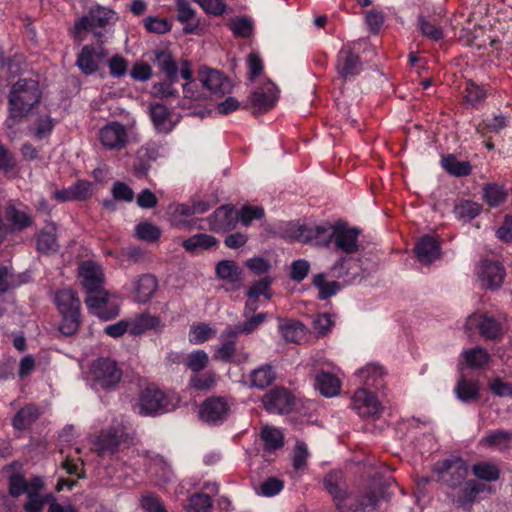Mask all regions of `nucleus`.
<instances>
[{
    "instance_id": "obj_1",
    "label": "nucleus",
    "mask_w": 512,
    "mask_h": 512,
    "mask_svg": "<svg viewBox=\"0 0 512 512\" xmlns=\"http://www.w3.org/2000/svg\"><path fill=\"white\" fill-rule=\"evenodd\" d=\"M41 91L38 81L33 78H20L11 87L9 93V116L4 125L14 130L16 125L27 117L39 103Z\"/></svg>"
},
{
    "instance_id": "obj_2",
    "label": "nucleus",
    "mask_w": 512,
    "mask_h": 512,
    "mask_svg": "<svg viewBox=\"0 0 512 512\" xmlns=\"http://www.w3.org/2000/svg\"><path fill=\"white\" fill-rule=\"evenodd\" d=\"M55 303L62 316L59 331L64 336L74 335L80 327V300L75 292L65 288L55 295Z\"/></svg>"
},
{
    "instance_id": "obj_3",
    "label": "nucleus",
    "mask_w": 512,
    "mask_h": 512,
    "mask_svg": "<svg viewBox=\"0 0 512 512\" xmlns=\"http://www.w3.org/2000/svg\"><path fill=\"white\" fill-rule=\"evenodd\" d=\"M115 13L105 7L91 8L89 12L75 21L70 32L72 36L80 41L84 39L86 32L91 31L99 42H102L105 28L113 19Z\"/></svg>"
},
{
    "instance_id": "obj_4",
    "label": "nucleus",
    "mask_w": 512,
    "mask_h": 512,
    "mask_svg": "<svg viewBox=\"0 0 512 512\" xmlns=\"http://www.w3.org/2000/svg\"><path fill=\"white\" fill-rule=\"evenodd\" d=\"M122 370L110 358H98L90 366L88 380L94 390H110L118 385Z\"/></svg>"
},
{
    "instance_id": "obj_5",
    "label": "nucleus",
    "mask_w": 512,
    "mask_h": 512,
    "mask_svg": "<svg viewBox=\"0 0 512 512\" xmlns=\"http://www.w3.org/2000/svg\"><path fill=\"white\" fill-rule=\"evenodd\" d=\"M97 138L105 150L121 151L133 138V126L110 121L99 129Z\"/></svg>"
},
{
    "instance_id": "obj_6",
    "label": "nucleus",
    "mask_w": 512,
    "mask_h": 512,
    "mask_svg": "<svg viewBox=\"0 0 512 512\" xmlns=\"http://www.w3.org/2000/svg\"><path fill=\"white\" fill-rule=\"evenodd\" d=\"M435 471L448 491H456L467 481L468 466L460 458L453 457L436 463Z\"/></svg>"
},
{
    "instance_id": "obj_7",
    "label": "nucleus",
    "mask_w": 512,
    "mask_h": 512,
    "mask_svg": "<svg viewBox=\"0 0 512 512\" xmlns=\"http://www.w3.org/2000/svg\"><path fill=\"white\" fill-rule=\"evenodd\" d=\"M335 231L336 222H324L314 226L299 225L292 237L299 242L327 247L333 245Z\"/></svg>"
},
{
    "instance_id": "obj_8",
    "label": "nucleus",
    "mask_w": 512,
    "mask_h": 512,
    "mask_svg": "<svg viewBox=\"0 0 512 512\" xmlns=\"http://www.w3.org/2000/svg\"><path fill=\"white\" fill-rule=\"evenodd\" d=\"M169 400L163 391L154 386L142 390L135 410L143 416H155L169 411Z\"/></svg>"
},
{
    "instance_id": "obj_9",
    "label": "nucleus",
    "mask_w": 512,
    "mask_h": 512,
    "mask_svg": "<svg viewBox=\"0 0 512 512\" xmlns=\"http://www.w3.org/2000/svg\"><path fill=\"white\" fill-rule=\"evenodd\" d=\"M88 309L98 317L108 320L118 315V308L111 303H117L116 298L103 289V287L91 292L88 291L85 297Z\"/></svg>"
},
{
    "instance_id": "obj_10",
    "label": "nucleus",
    "mask_w": 512,
    "mask_h": 512,
    "mask_svg": "<svg viewBox=\"0 0 512 512\" xmlns=\"http://www.w3.org/2000/svg\"><path fill=\"white\" fill-rule=\"evenodd\" d=\"M360 230L349 226L346 222L336 221V231L334 235L333 247L347 255L357 253L360 250L359 243Z\"/></svg>"
},
{
    "instance_id": "obj_11",
    "label": "nucleus",
    "mask_w": 512,
    "mask_h": 512,
    "mask_svg": "<svg viewBox=\"0 0 512 512\" xmlns=\"http://www.w3.org/2000/svg\"><path fill=\"white\" fill-rule=\"evenodd\" d=\"M476 275L481 285L489 289H498L504 281L506 272L499 261L482 259L476 266Z\"/></svg>"
},
{
    "instance_id": "obj_12",
    "label": "nucleus",
    "mask_w": 512,
    "mask_h": 512,
    "mask_svg": "<svg viewBox=\"0 0 512 512\" xmlns=\"http://www.w3.org/2000/svg\"><path fill=\"white\" fill-rule=\"evenodd\" d=\"M198 80L209 95L222 96L232 90L231 81L218 70L201 68L198 71Z\"/></svg>"
},
{
    "instance_id": "obj_13",
    "label": "nucleus",
    "mask_w": 512,
    "mask_h": 512,
    "mask_svg": "<svg viewBox=\"0 0 512 512\" xmlns=\"http://www.w3.org/2000/svg\"><path fill=\"white\" fill-rule=\"evenodd\" d=\"M128 434L124 432L123 428L111 427L107 430L101 431L94 443L95 451L101 457L106 455H114L121 443L126 442Z\"/></svg>"
},
{
    "instance_id": "obj_14",
    "label": "nucleus",
    "mask_w": 512,
    "mask_h": 512,
    "mask_svg": "<svg viewBox=\"0 0 512 512\" xmlns=\"http://www.w3.org/2000/svg\"><path fill=\"white\" fill-rule=\"evenodd\" d=\"M108 56V51L101 45H85L77 55L76 66L85 75L98 71L100 63Z\"/></svg>"
},
{
    "instance_id": "obj_15",
    "label": "nucleus",
    "mask_w": 512,
    "mask_h": 512,
    "mask_svg": "<svg viewBox=\"0 0 512 512\" xmlns=\"http://www.w3.org/2000/svg\"><path fill=\"white\" fill-rule=\"evenodd\" d=\"M336 69L344 80L354 78L362 71L360 58L350 45L343 46L338 52Z\"/></svg>"
},
{
    "instance_id": "obj_16",
    "label": "nucleus",
    "mask_w": 512,
    "mask_h": 512,
    "mask_svg": "<svg viewBox=\"0 0 512 512\" xmlns=\"http://www.w3.org/2000/svg\"><path fill=\"white\" fill-rule=\"evenodd\" d=\"M351 407L361 417H376L381 410L380 402L365 388H360L354 393Z\"/></svg>"
},
{
    "instance_id": "obj_17",
    "label": "nucleus",
    "mask_w": 512,
    "mask_h": 512,
    "mask_svg": "<svg viewBox=\"0 0 512 512\" xmlns=\"http://www.w3.org/2000/svg\"><path fill=\"white\" fill-rule=\"evenodd\" d=\"M484 490V485L474 480H467L456 491H447V496L458 506L470 510L476 497Z\"/></svg>"
},
{
    "instance_id": "obj_18",
    "label": "nucleus",
    "mask_w": 512,
    "mask_h": 512,
    "mask_svg": "<svg viewBox=\"0 0 512 512\" xmlns=\"http://www.w3.org/2000/svg\"><path fill=\"white\" fill-rule=\"evenodd\" d=\"M160 145L156 142H148L142 145L136 153V161L133 170L136 176L143 177L151 167V162L160 157Z\"/></svg>"
},
{
    "instance_id": "obj_19",
    "label": "nucleus",
    "mask_w": 512,
    "mask_h": 512,
    "mask_svg": "<svg viewBox=\"0 0 512 512\" xmlns=\"http://www.w3.org/2000/svg\"><path fill=\"white\" fill-rule=\"evenodd\" d=\"M278 99V89L271 81H266L257 88L252 96L251 102L255 110L263 113L270 110Z\"/></svg>"
},
{
    "instance_id": "obj_20",
    "label": "nucleus",
    "mask_w": 512,
    "mask_h": 512,
    "mask_svg": "<svg viewBox=\"0 0 512 512\" xmlns=\"http://www.w3.org/2000/svg\"><path fill=\"white\" fill-rule=\"evenodd\" d=\"M263 403L269 412L283 414L290 411L293 398L288 390L276 388L263 397Z\"/></svg>"
},
{
    "instance_id": "obj_21",
    "label": "nucleus",
    "mask_w": 512,
    "mask_h": 512,
    "mask_svg": "<svg viewBox=\"0 0 512 512\" xmlns=\"http://www.w3.org/2000/svg\"><path fill=\"white\" fill-rule=\"evenodd\" d=\"M229 407L227 402L220 397L207 399L201 406L200 417L208 423H218L226 419Z\"/></svg>"
},
{
    "instance_id": "obj_22",
    "label": "nucleus",
    "mask_w": 512,
    "mask_h": 512,
    "mask_svg": "<svg viewBox=\"0 0 512 512\" xmlns=\"http://www.w3.org/2000/svg\"><path fill=\"white\" fill-rule=\"evenodd\" d=\"M479 444L499 452L508 451L512 447V430H490L480 439Z\"/></svg>"
},
{
    "instance_id": "obj_23",
    "label": "nucleus",
    "mask_w": 512,
    "mask_h": 512,
    "mask_svg": "<svg viewBox=\"0 0 512 512\" xmlns=\"http://www.w3.org/2000/svg\"><path fill=\"white\" fill-rule=\"evenodd\" d=\"M212 230L228 231L238 223V211L228 205L219 207L209 218Z\"/></svg>"
},
{
    "instance_id": "obj_24",
    "label": "nucleus",
    "mask_w": 512,
    "mask_h": 512,
    "mask_svg": "<svg viewBox=\"0 0 512 512\" xmlns=\"http://www.w3.org/2000/svg\"><path fill=\"white\" fill-rule=\"evenodd\" d=\"M82 283L86 291H95L101 288L104 281L103 271L100 265L93 261H84L79 268Z\"/></svg>"
},
{
    "instance_id": "obj_25",
    "label": "nucleus",
    "mask_w": 512,
    "mask_h": 512,
    "mask_svg": "<svg viewBox=\"0 0 512 512\" xmlns=\"http://www.w3.org/2000/svg\"><path fill=\"white\" fill-rule=\"evenodd\" d=\"M418 260L423 264H430L440 256V245L430 235L421 237L415 246Z\"/></svg>"
},
{
    "instance_id": "obj_26",
    "label": "nucleus",
    "mask_w": 512,
    "mask_h": 512,
    "mask_svg": "<svg viewBox=\"0 0 512 512\" xmlns=\"http://www.w3.org/2000/svg\"><path fill=\"white\" fill-rule=\"evenodd\" d=\"M158 288L157 279L151 274H143L133 282L135 300L140 303L148 302Z\"/></svg>"
},
{
    "instance_id": "obj_27",
    "label": "nucleus",
    "mask_w": 512,
    "mask_h": 512,
    "mask_svg": "<svg viewBox=\"0 0 512 512\" xmlns=\"http://www.w3.org/2000/svg\"><path fill=\"white\" fill-rule=\"evenodd\" d=\"M278 330L286 342L299 344L306 339L307 330L305 326L293 319H281Z\"/></svg>"
},
{
    "instance_id": "obj_28",
    "label": "nucleus",
    "mask_w": 512,
    "mask_h": 512,
    "mask_svg": "<svg viewBox=\"0 0 512 512\" xmlns=\"http://www.w3.org/2000/svg\"><path fill=\"white\" fill-rule=\"evenodd\" d=\"M469 323L475 325L485 339H496L502 334L501 324L491 316L473 315L469 318Z\"/></svg>"
},
{
    "instance_id": "obj_29",
    "label": "nucleus",
    "mask_w": 512,
    "mask_h": 512,
    "mask_svg": "<svg viewBox=\"0 0 512 512\" xmlns=\"http://www.w3.org/2000/svg\"><path fill=\"white\" fill-rule=\"evenodd\" d=\"M323 483L327 492L332 496L335 506H341L340 496L347 490L343 472H329L324 477Z\"/></svg>"
},
{
    "instance_id": "obj_30",
    "label": "nucleus",
    "mask_w": 512,
    "mask_h": 512,
    "mask_svg": "<svg viewBox=\"0 0 512 512\" xmlns=\"http://www.w3.org/2000/svg\"><path fill=\"white\" fill-rule=\"evenodd\" d=\"M208 98L205 88H200L196 81H189L183 85V98L180 102L182 108L188 109L200 105Z\"/></svg>"
},
{
    "instance_id": "obj_31",
    "label": "nucleus",
    "mask_w": 512,
    "mask_h": 512,
    "mask_svg": "<svg viewBox=\"0 0 512 512\" xmlns=\"http://www.w3.org/2000/svg\"><path fill=\"white\" fill-rule=\"evenodd\" d=\"M508 190L503 184L486 183L482 187V199L489 207L495 208L507 201Z\"/></svg>"
},
{
    "instance_id": "obj_32",
    "label": "nucleus",
    "mask_w": 512,
    "mask_h": 512,
    "mask_svg": "<svg viewBox=\"0 0 512 512\" xmlns=\"http://www.w3.org/2000/svg\"><path fill=\"white\" fill-rule=\"evenodd\" d=\"M149 114L157 131L167 133L172 129L170 124L171 113L164 104L158 102L151 103Z\"/></svg>"
},
{
    "instance_id": "obj_33",
    "label": "nucleus",
    "mask_w": 512,
    "mask_h": 512,
    "mask_svg": "<svg viewBox=\"0 0 512 512\" xmlns=\"http://www.w3.org/2000/svg\"><path fill=\"white\" fill-rule=\"evenodd\" d=\"M276 379V372L272 365L263 364L251 371L249 375L250 386L257 389H265Z\"/></svg>"
},
{
    "instance_id": "obj_34",
    "label": "nucleus",
    "mask_w": 512,
    "mask_h": 512,
    "mask_svg": "<svg viewBox=\"0 0 512 512\" xmlns=\"http://www.w3.org/2000/svg\"><path fill=\"white\" fill-rule=\"evenodd\" d=\"M5 217L11 223L13 230H24L33 224V218L25 209H18L9 203L5 209Z\"/></svg>"
},
{
    "instance_id": "obj_35",
    "label": "nucleus",
    "mask_w": 512,
    "mask_h": 512,
    "mask_svg": "<svg viewBox=\"0 0 512 512\" xmlns=\"http://www.w3.org/2000/svg\"><path fill=\"white\" fill-rule=\"evenodd\" d=\"M154 64L161 72L165 73L168 79L178 81L179 68L170 52L166 50L156 51Z\"/></svg>"
},
{
    "instance_id": "obj_36",
    "label": "nucleus",
    "mask_w": 512,
    "mask_h": 512,
    "mask_svg": "<svg viewBox=\"0 0 512 512\" xmlns=\"http://www.w3.org/2000/svg\"><path fill=\"white\" fill-rule=\"evenodd\" d=\"M315 386L325 397H332L340 390L339 379L329 372H319L315 378Z\"/></svg>"
},
{
    "instance_id": "obj_37",
    "label": "nucleus",
    "mask_w": 512,
    "mask_h": 512,
    "mask_svg": "<svg viewBox=\"0 0 512 512\" xmlns=\"http://www.w3.org/2000/svg\"><path fill=\"white\" fill-rule=\"evenodd\" d=\"M40 416V409L34 404H27L21 408L13 418V427L18 430L28 428Z\"/></svg>"
},
{
    "instance_id": "obj_38",
    "label": "nucleus",
    "mask_w": 512,
    "mask_h": 512,
    "mask_svg": "<svg viewBox=\"0 0 512 512\" xmlns=\"http://www.w3.org/2000/svg\"><path fill=\"white\" fill-rule=\"evenodd\" d=\"M383 368L376 364H368L357 371L356 376L360 382L368 387L379 388L382 386Z\"/></svg>"
},
{
    "instance_id": "obj_39",
    "label": "nucleus",
    "mask_w": 512,
    "mask_h": 512,
    "mask_svg": "<svg viewBox=\"0 0 512 512\" xmlns=\"http://www.w3.org/2000/svg\"><path fill=\"white\" fill-rule=\"evenodd\" d=\"M441 164L445 171L456 177L468 176L472 171L470 162L459 161L456 156L452 154L443 157Z\"/></svg>"
},
{
    "instance_id": "obj_40",
    "label": "nucleus",
    "mask_w": 512,
    "mask_h": 512,
    "mask_svg": "<svg viewBox=\"0 0 512 512\" xmlns=\"http://www.w3.org/2000/svg\"><path fill=\"white\" fill-rule=\"evenodd\" d=\"M216 244L217 243L215 237L208 234L199 233L188 239H185L182 243V246L186 251L195 253L201 250H208Z\"/></svg>"
},
{
    "instance_id": "obj_41",
    "label": "nucleus",
    "mask_w": 512,
    "mask_h": 512,
    "mask_svg": "<svg viewBox=\"0 0 512 512\" xmlns=\"http://www.w3.org/2000/svg\"><path fill=\"white\" fill-rule=\"evenodd\" d=\"M216 274L219 278L232 284L241 281V269L235 261L222 260L216 265Z\"/></svg>"
},
{
    "instance_id": "obj_42",
    "label": "nucleus",
    "mask_w": 512,
    "mask_h": 512,
    "mask_svg": "<svg viewBox=\"0 0 512 512\" xmlns=\"http://www.w3.org/2000/svg\"><path fill=\"white\" fill-rule=\"evenodd\" d=\"M481 211L482 205L471 200H461L454 207L456 218L465 222L476 218Z\"/></svg>"
},
{
    "instance_id": "obj_43",
    "label": "nucleus",
    "mask_w": 512,
    "mask_h": 512,
    "mask_svg": "<svg viewBox=\"0 0 512 512\" xmlns=\"http://www.w3.org/2000/svg\"><path fill=\"white\" fill-rule=\"evenodd\" d=\"M128 321L131 335H141L145 331L154 329L159 325V319L150 314H140L133 320Z\"/></svg>"
},
{
    "instance_id": "obj_44",
    "label": "nucleus",
    "mask_w": 512,
    "mask_h": 512,
    "mask_svg": "<svg viewBox=\"0 0 512 512\" xmlns=\"http://www.w3.org/2000/svg\"><path fill=\"white\" fill-rule=\"evenodd\" d=\"M313 285L319 290V299L326 300L340 290V284L336 281H326L325 275L319 273L313 276Z\"/></svg>"
},
{
    "instance_id": "obj_45",
    "label": "nucleus",
    "mask_w": 512,
    "mask_h": 512,
    "mask_svg": "<svg viewBox=\"0 0 512 512\" xmlns=\"http://www.w3.org/2000/svg\"><path fill=\"white\" fill-rule=\"evenodd\" d=\"M462 357L466 365L473 369L483 367L490 359L488 352L481 347H474L464 351Z\"/></svg>"
},
{
    "instance_id": "obj_46",
    "label": "nucleus",
    "mask_w": 512,
    "mask_h": 512,
    "mask_svg": "<svg viewBox=\"0 0 512 512\" xmlns=\"http://www.w3.org/2000/svg\"><path fill=\"white\" fill-rule=\"evenodd\" d=\"M473 474L481 480L492 482L500 477V470L494 463L479 462L472 466Z\"/></svg>"
},
{
    "instance_id": "obj_47",
    "label": "nucleus",
    "mask_w": 512,
    "mask_h": 512,
    "mask_svg": "<svg viewBox=\"0 0 512 512\" xmlns=\"http://www.w3.org/2000/svg\"><path fill=\"white\" fill-rule=\"evenodd\" d=\"M261 439L264 442L266 451H275L283 446V435L280 430L271 427H265L261 431Z\"/></svg>"
},
{
    "instance_id": "obj_48",
    "label": "nucleus",
    "mask_w": 512,
    "mask_h": 512,
    "mask_svg": "<svg viewBox=\"0 0 512 512\" xmlns=\"http://www.w3.org/2000/svg\"><path fill=\"white\" fill-rule=\"evenodd\" d=\"M455 391L458 398L464 402L475 400L479 396V387L477 383L466 379L459 380Z\"/></svg>"
},
{
    "instance_id": "obj_49",
    "label": "nucleus",
    "mask_w": 512,
    "mask_h": 512,
    "mask_svg": "<svg viewBox=\"0 0 512 512\" xmlns=\"http://www.w3.org/2000/svg\"><path fill=\"white\" fill-rule=\"evenodd\" d=\"M176 82L177 81H172L166 77L164 81L153 84L151 94L160 99H175L178 96L177 89L173 87Z\"/></svg>"
},
{
    "instance_id": "obj_50",
    "label": "nucleus",
    "mask_w": 512,
    "mask_h": 512,
    "mask_svg": "<svg viewBox=\"0 0 512 512\" xmlns=\"http://www.w3.org/2000/svg\"><path fill=\"white\" fill-rule=\"evenodd\" d=\"M213 502L211 497L205 493H196L189 498L186 507L188 512H211Z\"/></svg>"
},
{
    "instance_id": "obj_51",
    "label": "nucleus",
    "mask_w": 512,
    "mask_h": 512,
    "mask_svg": "<svg viewBox=\"0 0 512 512\" xmlns=\"http://www.w3.org/2000/svg\"><path fill=\"white\" fill-rule=\"evenodd\" d=\"M464 93L465 101L473 107L481 104L487 95V91L473 81H468L466 83Z\"/></svg>"
},
{
    "instance_id": "obj_52",
    "label": "nucleus",
    "mask_w": 512,
    "mask_h": 512,
    "mask_svg": "<svg viewBox=\"0 0 512 512\" xmlns=\"http://www.w3.org/2000/svg\"><path fill=\"white\" fill-rule=\"evenodd\" d=\"M58 248L59 245L57 242L56 234L54 232L43 231L39 234L37 238V249L41 253H54L58 250Z\"/></svg>"
},
{
    "instance_id": "obj_53",
    "label": "nucleus",
    "mask_w": 512,
    "mask_h": 512,
    "mask_svg": "<svg viewBox=\"0 0 512 512\" xmlns=\"http://www.w3.org/2000/svg\"><path fill=\"white\" fill-rule=\"evenodd\" d=\"M136 235L139 239L146 242H154L159 239L161 230L150 222H142L136 226Z\"/></svg>"
},
{
    "instance_id": "obj_54",
    "label": "nucleus",
    "mask_w": 512,
    "mask_h": 512,
    "mask_svg": "<svg viewBox=\"0 0 512 512\" xmlns=\"http://www.w3.org/2000/svg\"><path fill=\"white\" fill-rule=\"evenodd\" d=\"M216 335V330L207 324L200 323L193 326L190 330V341L195 344H201Z\"/></svg>"
},
{
    "instance_id": "obj_55",
    "label": "nucleus",
    "mask_w": 512,
    "mask_h": 512,
    "mask_svg": "<svg viewBox=\"0 0 512 512\" xmlns=\"http://www.w3.org/2000/svg\"><path fill=\"white\" fill-rule=\"evenodd\" d=\"M284 487L283 481L276 477H269L264 480L257 488V493L265 497L277 495Z\"/></svg>"
},
{
    "instance_id": "obj_56",
    "label": "nucleus",
    "mask_w": 512,
    "mask_h": 512,
    "mask_svg": "<svg viewBox=\"0 0 512 512\" xmlns=\"http://www.w3.org/2000/svg\"><path fill=\"white\" fill-rule=\"evenodd\" d=\"M418 27L425 37L433 41H439L443 38V31L441 27L423 17H419Z\"/></svg>"
},
{
    "instance_id": "obj_57",
    "label": "nucleus",
    "mask_w": 512,
    "mask_h": 512,
    "mask_svg": "<svg viewBox=\"0 0 512 512\" xmlns=\"http://www.w3.org/2000/svg\"><path fill=\"white\" fill-rule=\"evenodd\" d=\"M341 506H336L339 512L357 511L364 506V503L354 494L347 490L340 496Z\"/></svg>"
},
{
    "instance_id": "obj_58",
    "label": "nucleus",
    "mask_w": 512,
    "mask_h": 512,
    "mask_svg": "<svg viewBox=\"0 0 512 512\" xmlns=\"http://www.w3.org/2000/svg\"><path fill=\"white\" fill-rule=\"evenodd\" d=\"M208 364V355L203 350H197L188 355L186 365L194 372L204 369Z\"/></svg>"
},
{
    "instance_id": "obj_59",
    "label": "nucleus",
    "mask_w": 512,
    "mask_h": 512,
    "mask_svg": "<svg viewBox=\"0 0 512 512\" xmlns=\"http://www.w3.org/2000/svg\"><path fill=\"white\" fill-rule=\"evenodd\" d=\"M229 26L233 33L237 36L247 38L252 34V22L245 17L232 20Z\"/></svg>"
},
{
    "instance_id": "obj_60",
    "label": "nucleus",
    "mask_w": 512,
    "mask_h": 512,
    "mask_svg": "<svg viewBox=\"0 0 512 512\" xmlns=\"http://www.w3.org/2000/svg\"><path fill=\"white\" fill-rule=\"evenodd\" d=\"M145 28L152 33L164 34L171 29V25L164 18L149 16L144 20Z\"/></svg>"
},
{
    "instance_id": "obj_61",
    "label": "nucleus",
    "mask_w": 512,
    "mask_h": 512,
    "mask_svg": "<svg viewBox=\"0 0 512 512\" xmlns=\"http://www.w3.org/2000/svg\"><path fill=\"white\" fill-rule=\"evenodd\" d=\"M28 481L19 474H14L9 479V493L13 497L26 493L28 495Z\"/></svg>"
},
{
    "instance_id": "obj_62",
    "label": "nucleus",
    "mask_w": 512,
    "mask_h": 512,
    "mask_svg": "<svg viewBox=\"0 0 512 512\" xmlns=\"http://www.w3.org/2000/svg\"><path fill=\"white\" fill-rule=\"evenodd\" d=\"M263 215L264 210L261 207L244 206L238 211V221L248 226L253 220L261 219Z\"/></svg>"
},
{
    "instance_id": "obj_63",
    "label": "nucleus",
    "mask_w": 512,
    "mask_h": 512,
    "mask_svg": "<svg viewBox=\"0 0 512 512\" xmlns=\"http://www.w3.org/2000/svg\"><path fill=\"white\" fill-rule=\"evenodd\" d=\"M71 186L75 200L83 201L93 194V184L89 181L79 180Z\"/></svg>"
},
{
    "instance_id": "obj_64",
    "label": "nucleus",
    "mask_w": 512,
    "mask_h": 512,
    "mask_svg": "<svg viewBox=\"0 0 512 512\" xmlns=\"http://www.w3.org/2000/svg\"><path fill=\"white\" fill-rule=\"evenodd\" d=\"M141 505L146 512H167L159 497L152 494L143 496Z\"/></svg>"
}]
</instances>
